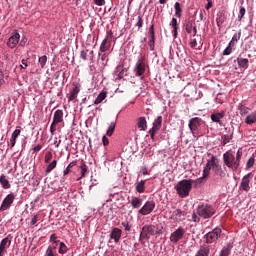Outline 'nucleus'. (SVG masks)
I'll list each match as a JSON object with an SVG mask.
<instances>
[{
	"label": "nucleus",
	"mask_w": 256,
	"mask_h": 256,
	"mask_svg": "<svg viewBox=\"0 0 256 256\" xmlns=\"http://www.w3.org/2000/svg\"><path fill=\"white\" fill-rule=\"evenodd\" d=\"M243 157V150L238 149L236 156L233 152L227 151L223 154L224 165L232 171H237L241 167V158Z\"/></svg>",
	"instance_id": "obj_1"
},
{
	"label": "nucleus",
	"mask_w": 256,
	"mask_h": 256,
	"mask_svg": "<svg viewBox=\"0 0 256 256\" xmlns=\"http://www.w3.org/2000/svg\"><path fill=\"white\" fill-rule=\"evenodd\" d=\"M163 233V226L160 224H147L142 227L139 241L149 240V235H161Z\"/></svg>",
	"instance_id": "obj_2"
},
{
	"label": "nucleus",
	"mask_w": 256,
	"mask_h": 256,
	"mask_svg": "<svg viewBox=\"0 0 256 256\" xmlns=\"http://www.w3.org/2000/svg\"><path fill=\"white\" fill-rule=\"evenodd\" d=\"M193 183H195V181L192 179H184L179 181L174 187L179 197L182 199L189 197V193H191V189H193Z\"/></svg>",
	"instance_id": "obj_3"
},
{
	"label": "nucleus",
	"mask_w": 256,
	"mask_h": 256,
	"mask_svg": "<svg viewBox=\"0 0 256 256\" xmlns=\"http://www.w3.org/2000/svg\"><path fill=\"white\" fill-rule=\"evenodd\" d=\"M217 210L211 204L203 203L197 207V215L202 219H211Z\"/></svg>",
	"instance_id": "obj_4"
},
{
	"label": "nucleus",
	"mask_w": 256,
	"mask_h": 256,
	"mask_svg": "<svg viewBox=\"0 0 256 256\" xmlns=\"http://www.w3.org/2000/svg\"><path fill=\"white\" fill-rule=\"evenodd\" d=\"M219 164V159L215 155H211L210 158L207 160V163L203 169L202 178L207 179V176L211 173L214 167Z\"/></svg>",
	"instance_id": "obj_5"
},
{
	"label": "nucleus",
	"mask_w": 256,
	"mask_h": 256,
	"mask_svg": "<svg viewBox=\"0 0 256 256\" xmlns=\"http://www.w3.org/2000/svg\"><path fill=\"white\" fill-rule=\"evenodd\" d=\"M222 230L221 228H215L213 231L208 232L204 237L206 239V244L204 245H211L213 243H217L219 237H221Z\"/></svg>",
	"instance_id": "obj_6"
},
{
	"label": "nucleus",
	"mask_w": 256,
	"mask_h": 256,
	"mask_svg": "<svg viewBox=\"0 0 256 256\" xmlns=\"http://www.w3.org/2000/svg\"><path fill=\"white\" fill-rule=\"evenodd\" d=\"M63 123V110H56L54 112L53 122L50 126V133L53 135L57 131V125Z\"/></svg>",
	"instance_id": "obj_7"
},
{
	"label": "nucleus",
	"mask_w": 256,
	"mask_h": 256,
	"mask_svg": "<svg viewBox=\"0 0 256 256\" xmlns=\"http://www.w3.org/2000/svg\"><path fill=\"white\" fill-rule=\"evenodd\" d=\"M185 237V228L179 227L177 228L174 232L171 233L170 235V241L171 243H174L177 245Z\"/></svg>",
	"instance_id": "obj_8"
},
{
	"label": "nucleus",
	"mask_w": 256,
	"mask_h": 256,
	"mask_svg": "<svg viewBox=\"0 0 256 256\" xmlns=\"http://www.w3.org/2000/svg\"><path fill=\"white\" fill-rule=\"evenodd\" d=\"M111 41H113V31H108L105 39L100 45V53H105L111 49Z\"/></svg>",
	"instance_id": "obj_9"
},
{
	"label": "nucleus",
	"mask_w": 256,
	"mask_h": 256,
	"mask_svg": "<svg viewBox=\"0 0 256 256\" xmlns=\"http://www.w3.org/2000/svg\"><path fill=\"white\" fill-rule=\"evenodd\" d=\"M251 179H253V173L250 172L243 176L242 181L240 183V190L245 191L246 193H249L251 190V186L249 183H251Z\"/></svg>",
	"instance_id": "obj_10"
},
{
	"label": "nucleus",
	"mask_w": 256,
	"mask_h": 256,
	"mask_svg": "<svg viewBox=\"0 0 256 256\" xmlns=\"http://www.w3.org/2000/svg\"><path fill=\"white\" fill-rule=\"evenodd\" d=\"M13 201H15V194L11 192L2 201V204L0 206V211H7V209H9L11 205H13Z\"/></svg>",
	"instance_id": "obj_11"
},
{
	"label": "nucleus",
	"mask_w": 256,
	"mask_h": 256,
	"mask_svg": "<svg viewBox=\"0 0 256 256\" xmlns=\"http://www.w3.org/2000/svg\"><path fill=\"white\" fill-rule=\"evenodd\" d=\"M163 123V116H158L157 119L154 120L152 128L149 130V135L151 139H155V133L161 129V125Z\"/></svg>",
	"instance_id": "obj_12"
},
{
	"label": "nucleus",
	"mask_w": 256,
	"mask_h": 256,
	"mask_svg": "<svg viewBox=\"0 0 256 256\" xmlns=\"http://www.w3.org/2000/svg\"><path fill=\"white\" fill-rule=\"evenodd\" d=\"M155 209V201H147L143 207L138 211L140 215H150Z\"/></svg>",
	"instance_id": "obj_13"
},
{
	"label": "nucleus",
	"mask_w": 256,
	"mask_h": 256,
	"mask_svg": "<svg viewBox=\"0 0 256 256\" xmlns=\"http://www.w3.org/2000/svg\"><path fill=\"white\" fill-rule=\"evenodd\" d=\"M20 39H21V35H19V32L14 31L7 41L8 47L10 49H15L17 47V45L19 44Z\"/></svg>",
	"instance_id": "obj_14"
},
{
	"label": "nucleus",
	"mask_w": 256,
	"mask_h": 256,
	"mask_svg": "<svg viewBox=\"0 0 256 256\" xmlns=\"http://www.w3.org/2000/svg\"><path fill=\"white\" fill-rule=\"evenodd\" d=\"M201 118L195 117L189 120L188 127L191 131V133H195L196 131H199V128L201 127Z\"/></svg>",
	"instance_id": "obj_15"
},
{
	"label": "nucleus",
	"mask_w": 256,
	"mask_h": 256,
	"mask_svg": "<svg viewBox=\"0 0 256 256\" xmlns=\"http://www.w3.org/2000/svg\"><path fill=\"white\" fill-rule=\"evenodd\" d=\"M135 73L136 77H143V75H145V58H141L137 61Z\"/></svg>",
	"instance_id": "obj_16"
},
{
	"label": "nucleus",
	"mask_w": 256,
	"mask_h": 256,
	"mask_svg": "<svg viewBox=\"0 0 256 256\" xmlns=\"http://www.w3.org/2000/svg\"><path fill=\"white\" fill-rule=\"evenodd\" d=\"M11 235H8L6 238L2 239L0 242V256H3L6 249H9L11 247Z\"/></svg>",
	"instance_id": "obj_17"
},
{
	"label": "nucleus",
	"mask_w": 256,
	"mask_h": 256,
	"mask_svg": "<svg viewBox=\"0 0 256 256\" xmlns=\"http://www.w3.org/2000/svg\"><path fill=\"white\" fill-rule=\"evenodd\" d=\"M211 249H213V246L203 244L202 246H200L195 256H209V253H211Z\"/></svg>",
	"instance_id": "obj_18"
},
{
	"label": "nucleus",
	"mask_w": 256,
	"mask_h": 256,
	"mask_svg": "<svg viewBox=\"0 0 256 256\" xmlns=\"http://www.w3.org/2000/svg\"><path fill=\"white\" fill-rule=\"evenodd\" d=\"M80 91H81V85L73 84V89L70 91V94L68 96V101H75Z\"/></svg>",
	"instance_id": "obj_19"
},
{
	"label": "nucleus",
	"mask_w": 256,
	"mask_h": 256,
	"mask_svg": "<svg viewBox=\"0 0 256 256\" xmlns=\"http://www.w3.org/2000/svg\"><path fill=\"white\" fill-rule=\"evenodd\" d=\"M121 235H123V231L119 228H113L110 233V239H113L115 243H119L121 241Z\"/></svg>",
	"instance_id": "obj_20"
},
{
	"label": "nucleus",
	"mask_w": 256,
	"mask_h": 256,
	"mask_svg": "<svg viewBox=\"0 0 256 256\" xmlns=\"http://www.w3.org/2000/svg\"><path fill=\"white\" fill-rule=\"evenodd\" d=\"M223 117H225V111L216 112L211 114V121H213V123H218L219 125H222L221 119H223Z\"/></svg>",
	"instance_id": "obj_21"
},
{
	"label": "nucleus",
	"mask_w": 256,
	"mask_h": 256,
	"mask_svg": "<svg viewBox=\"0 0 256 256\" xmlns=\"http://www.w3.org/2000/svg\"><path fill=\"white\" fill-rule=\"evenodd\" d=\"M137 128L140 129V131H147V118H145L144 116L139 117L137 119Z\"/></svg>",
	"instance_id": "obj_22"
},
{
	"label": "nucleus",
	"mask_w": 256,
	"mask_h": 256,
	"mask_svg": "<svg viewBox=\"0 0 256 256\" xmlns=\"http://www.w3.org/2000/svg\"><path fill=\"white\" fill-rule=\"evenodd\" d=\"M132 209H139L143 205V200L139 197H132L130 201Z\"/></svg>",
	"instance_id": "obj_23"
},
{
	"label": "nucleus",
	"mask_w": 256,
	"mask_h": 256,
	"mask_svg": "<svg viewBox=\"0 0 256 256\" xmlns=\"http://www.w3.org/2000/svg\"><path fill=\"white\" fill-rule=\"evenodd\" d=\"M0 185L2 186L3 189H11V183L9 182L5 174H2L0 176Z\"/></svg>",
	"instance_id": "obj_24"
},
{
	"label": "nucleus",
	"mask_w": 256,
	"mask_h": 256,
	"mask_svg": "<svg viewBox=\"0 0 256 256\" xmlns=\"http://www.w3.org/2000/svg\"><path fill=\"white\" fill-rule=\"evenodd\" d=\"M174 9H175V17H178V19H181V15H183V6L181 3L176 2L174 4Z\"/></svg>",
	"instance_id": "obj_25"
},
{
	"label": "nucleus",
	"mask_w": 256,
	"mask_h": 256,
	"mask_svg": "<svg viewBox=\"0 0 256 256\" xmlns=\"http://www.w3.org/2000/svg\"><path fill=\"white\" fill-rule=\"evenodd\" d=\"M231 249H233V245L227 244L226 246H224L222 248V250L220 251L219 256H229V255H231Z\"/></svg>",
	"instance_id": "obj_26"
},
{
	"label": "nucleus",
	"mask_w": 256,
	"mask_h": 256,
	"mask_svg": "<svg viewBox=\"0 0 256 256\" xmlns=\"http://www.w3.org/2000/svg\"><path fill=\"white\" fill-rule=\"evenodd\" d=\"M237 63L242 69H247L249 67V59L247 58H237Z\"/></svg>",
	"instance_id": "obj_27"
},
{
	"label": "nucleus",
	"mask_w": 256,
	"mask_h": 256,
	"mask_svg": "<svg viewBox=\"0 0 256 256\" xmlns=\"http://www.w3.org/2000/svg\"><path fill=\"white\" fill-rule=\"evenodd\" d=\"M171 27L173 28V37H177V31L179 29V24L177 23V18H172L171 22H170Z\"/></svg>",
	"instance_id": "obj_28"
},
{
	"label": "nucleus",
	"mask_w": 256,
	"mask_h": 256,
	"mask_svg": "<svg viewBox=\"0 0 256 256\" xmlns=\"http://www.w3.org/2000/svg\"><path fill=\"white\" fill-rule=\"evenodd\" d=\"M107 99V92H101L94 101V105H99V103H103Z\"/></svg>",
	"instance_id": "obj_29"
},
{
	"label": "nucleus",
	"mask_w": 256,
	"mask_h": 256,
	"mask_svg": "<svg viewBox=\"0 0 256 256\" xmlns=\"http://www.w3.org/2000/svg\"><path fill=\"white\" fill-rule=\"evenodd\" d=\"M145 183H146V180H141L136 183V191L138 193H145Z\"/></svg>",
	"instance_id": "obj_30"
},
{
	"label": "nucleus",
	"mask_w": 256,
	"mask_h": 256,
	"mask_svg": "<svg viewBox=\"0 0 256 256\" xmlns=\"http://www.w3.org/2000/svg\"><path fill=\"white\" fill-rule=\"evenodd\" d=\"M245 123L247 125H253V123H256V114L252 113V114L248 115L245 119Z\"/></svg>",
	"instance_id": "obj_31"
},
{
	"label": "nucleus",
	"mask_w": 256,
	"mask_h": 256,
	"mask_svg": "<svg viewBox=\"0 0 256 256\" xmlns=\"http://www.w3.org/2000/svg\"><path fill=\"white\" fill-rule=\"evenodd\" d=\"M253 165H255V156H252L248 159V161L246 162L245 171H249V169H251Z\"/></svg>",
	"instance_id": "obj_32"
},
{
	"label": "nucleus",
	"mask_w": 256,
	"mask_h": 256,
	"mask_svg": "<svg viewBox=\"0 0 256 256\" xmlns=\"http://www.w3.org/2000/svg\"><path fill=\"white\" fill-rule=\"evenodd\" d=\"M55 167H57V160H53L47 167L45 170L46 174L51 173V171H53V169H55Z\"/></svg>",
	"instance_id": "obj_33"
},
{
	"label": "nucleus",
	"mask_w": 256,
	"mask_h": 256,
	"mask_svg": "<svg viewBox=\"0 0 256 256\" xmlns=\"http://www.w3.org/2000/svg\"><path fill=\"white\" fill-rule=\"evenodd\" d=\"M231 139H233V134L223 135L222 136V147H225V145H227V143H231Z\"/></svg>",
	"instance_id": "obj_34"
},
{
	"label": "nucleus",
	"mask_w": 256,
	"mask_h": 256,
	"mask_svg": "<svg viewBox=\"0 0 256 256\" xmlns=\"http://www.w3.org/2000/svg\"><path fill=\"white\" fill-rule=\"evenodd\" d=\"M115 127H116L115 122H111L109 127H108V130L106 132V135L108 137H111L113 135V133H115Z\"/></svg>",
	"instance_id": "obj_35"
},
{
	"label": "nucleus",
	"mask_w": 256,
	"mask_h": 256,
	"mask_svg": "<svg viewBox=\"0 0 256 256\" xmlns=\"http://www.w3.org/2000/svg\"><path fill=\"white\" fill-rule=\"evenodd\" d=\"M75 165H77V162L72 161L67 167L66 169L63 171V175H69V173H71V169H73V167H75Z\"/></svg>",
	"instance_id": "obj_36"
},
{
	"label": "nucleus",
	"mask_w": 256,
	"mask_h": 256,
	"mask_svg": "<svg viewBox=\"0 0 256 256\" xmlns=\"http://www.w3.org/2000/svg\"><path fill=\"white\" fill-rule=\"evenodd\" d=\"M239 39H241V31H239L238 33L234 34L231 41L229 42L230 45H234L235 43H237V41H239Z\"/></svg>",
	"instance_id": "obj_37"
},
{
	"label": "nucleus",
	"mask_w": 256,
	"mask_h": 256,
	"mask_svg": "<svg viewBox=\"0 0 256 256\" xmlns=\"http://www.w3.org/2000/svg\"><path fill=\"white\" fill-rule=\"evenodd\" d=\"M183 215H185V212L182 211L181 209H176L173 211V217L181 219V217H183Z\"/></svg>",
	"instance_id": "obj_38"
},
{
	"label": "nucleus",
	"mask_w": 256,
	"mask_h": 256,
	"mask_svg": "<svg viewBox=\"0 0 256 256\" xmlns=\"http://www.w3.org/2000/svg\"><path fill=\"white\" fill-rule=\"evenodd\" d=\"M58 253H60V255H65V253H67V245H65L63 242H60Z\"/></svg>",
	"instance_id": "obj_39"
},
{
	"label": "nucleus",
	"mask_w": 256,
	"mask_h": 256,
	"mask_svg": "<svg viewBox=\"0 0 256 256\" xmlns=\"http://www.w3.org/2000/svg\"><path fill=\"white\" fill-rule=\"evenodd\" d=\"M193 22H188L185 24V30L186 32L191 35V33H193Z\"/></svg>",
	"instance_id": "obj_40"
},
{
	"label": "nucleus",
	"mask_w": 256,
	"mask_h": 256,
	"mask_svg": "<svg viewBox=\"0 0 256 256\" xmlns=\"http://www.w3.org/2000/svg\"><path fill=\"white\" fill-rule=\"evenodd\" d=\"M231 47H235V46L229 43L228 46L223 51V55H231V53H233V48Z\"/></svg>",
	"instance_id": "obj_41"
},
{
	"label": "nucleus",
	"mask_w": 256,
	"mask_h": 256,
	"mask_svg": "<svg viewBox=\"0 0 256 256\" xmlns=\"http://www.w3.org/2000/svg\"><path fill=\"white\" fill-rule=\"evenodd\" d=\"M80 169H81V177H85V173H87L88 171L87 164H85V162H82L80 165Z\"/></svg>",
	"instance_id": "obj_42"
},
{
	"label": "nucleus",
	"mask_w": 256,
	"mask_h": 256,
	"mask_svg": "<svg viewBox=\"0 0 256 256\" xmlns=\"http://www.w3.org/2000/svg\"><path fill=\"white\" fill-rule=\"evenodd\" d=\"M40 67L43 69L47 65V57L44 55L39 58Z\"/></svg>",
	"instance_id": "obj_43"
},
{
	"label": "nucleus",
	"mask_w": 256,
	"mask_h": 256,
	"mask_svg": "<svg viewBox=\"0 0 256 256\" xmlns=\"http://www.w3.org/2000/svg\"><path fill=\"white\" fill-rule=\"evenodd\" d=\"M245 13H247V10L245 9V7H240V11L238 14V19L239 21H241V19H243V17H245Z\"/></svg>",
	"instance_id": "obj_44"
},
{
	"label": "nucleus",
	"mask_w": 256,
	"mask_h": 256,
	"mask_svg": "<svg viewBox=\"0 0 256 256\" xmlns=\"http://www.w3.org/2000/svg\"><path fill=\"white\" fill-rule=\"evenodd\" d=\"M51 159H53V153L46 152L44 161L45 163H51Z\"/></svg>",
	"instance_id": "obj_45"
},
{
	"label": "nucleus",
	"mask_w": 256,
	"mask_h": 256,
	"mask_svg": "<svg viewBox=\"0 0 256 256\" xmlns=\"http://www.w3.org/2000/svg\"><path fill=\"white\" fill-rule=\"evenodd\" d=\"M150 51H155V37H150L149 43Z\"/></svg>",
	"instance_id": "obj_46"
},
{
	"label": "nucleus",
	"mask_w": 256,
	"mask_h": 256,
	"mask_svg": "<svg viewBox=\"0 0 256 256\" xmlns=\"http://www.w3.org/2000/svg\"><path fill=\"white\" fill-rule=\"evenodd\" d=\"M53 249H57V247H51L49 246L46 250V256H55V254H53Z\"/></svg>",
	"instance_id": "obj_47"
},
{
	"label": "nucleus",
	"mask_w": 256,
	"mask_h": 256,
	"mask_svg": "<svg viewBox=\"0 0 256 256\" xmlns=\"http://www.w3.org/2000/svg\"><path fill=\"white\" fill-rule=\"evenodd\" d=\"M122 227H124V231H131V226L129 225V221H124L121 223Z\"/></svg>",
	"instance_id": "obj_48"
},
{
	"label": "nucleus",
	"mask_w": 256,
	"mask_h": 256,
	"mask_svg": "<svg viewBox=\"0 0 256 256\" xmlns=\"http://www.w3.org/2000/svg\"><path fill=\"white\" fill-rule=\"evenodd\" d=\"M215 175H217L218 177H226L227 176V172H225V170L220 169Z\"/></svg>",
	"instance_id": "obj_49"
},
{
	"label": "nucleus",
	"mask_w": 256,
	"mask_h": 256,
	"mask_svg": "<svg viewBox=\"0 0 256 256\" xmlns=\"http://www.w3.org/2000/svg\"><path fill=\"white\" fill-rule=\"evenodd\" d=\"M248 109L249 108H247L245 106H241L240 107V115H247V113H249Z\"/></svg>",
	"instance_id": "obj_50"
},
{
	"label": "nucleus",
	"mask_w": 256,
	"mask_h": 256,
	"mask_svg": "<svg viewBox=\"0 0 256 256\" xmlns=\"http://www.w3.org/2000/svg\"><path fill=\"white\" fill-rule=\"evenodd\" d=\"M136 27H138L139 29H141V27H143V18L141 16H138V21L136 23Z\"/></svg>",
	"instance_id": "obj_51"
},
{
	"label": "nucleus",
	"mask_w": 256,
	"mask_h": 256,
	"mask_svg": "<svg viewBox=\"0 0 256 256\" xmlns=\"http://www.w3.org/2000/svg\"><path fill=\"white\" fill-rule=\"evenodd\" d=\"M150 37H155V25L152 24L149 28Z\"/></svg>",
	"instance_id": "obj_52"
},
{
	"label": "nucleus",
	"mask_w": 256,
	"mask_h": 256,
	"mask_svg": "<svg viewBox=\"0 0 256 256\" xmlns=\"http://www.w3.org/2000/svg\"><path fill=\"white\" fill-rule=\"evenodd\" d=\"M19 135H21V130L16 129L13 133H12V138L17 139L19 137Z\"/></svg>",
	"instance_id": "obj_53"
},
{
	"label": "nucleus",
	"mask_w": 256,
	"mask_h": 256,
	"mask_svg": "<svg viewBox=\"0 0 256 256\" xmlns=\"http://www.w3.org/2000/svg\"><path fill=\"white\" fill-rule=\"evenodd\" d=\"M37 221H39V216L34 215L31 219L30 225H35L37 223Z\"/></svg>",
	"instance_id": "obj_54"
},
{
	"label": "nucleus",
	"mask_w": 256,
	"mask_h": 256,
	"mask_svg": "<svg viewBox=\"0 0 256 256\" xmlns=\"http://www.w3.org/2000/svg\"><path fill=\"white\" fill-rule=\"evenodd\" d=\"M192 221L194 223H199V221H201V218H199V216H197V214L193 213L192 214Z\"/></svg>",
	"instance_id": "obj_55"
},
{
	"label": "nucleus",
	"mask_w": 256,
	"mask_h": 256,
	"mask_svg": "<svg viewBox=\"0 0 256 256\" xmlns=\"http://www.w3.org/2000/svg\"><path fill=\"white\" fill-rule=\"evenodd\" d=\"M50 242L51 243H59V241L57 240V235L56 234H52L50 236Z\"/></svg>",
	"instance_id": "obj_56"
},
{
	"label": "nucleus",
	"mask_w": 256,
	"mask_h": 256,
	"mask_svg": "<svg viewBox=\"0 0 256 256\" xmlns=\"http://www.w3.org/2000/svg\"><path fill=\"white\" fill-rule=\"evenodd\" d=\"M223 167L221 166V164H216V166H214L212 168V171L216 174L220 169H222Z\"/></svg>",
	"instance_id": "obj_57"
},
{
	"label": "nucleus",
	"mask_w": 256,
	"mask_h": 256,
	"mask_svg": "<svg viewBox=\"0 0 256 256\" xmlns=\"http://www.w3.org/2000/svg\"><path fill=\"white\" fill-rule=\"evenodd\" d=\"M102 143H103L104 147H107V145H109V138H107V136H103Z\"/></svg>",
	"instance_id": "obj_58"
},
{
	"label": "nucleus",
	"mask_w": 256,
	"mask_h": 256,
	"mask_svg": "<svg viewBox=\"0 0 256 256\" xmlns=\"http://www.w3.org/2000/svg\"><path fill=\"white\" fill-rule=\"evenodd\" d=\"M95 5H98V7H101L105 5V0H94Z\"/></svg>",
	"instance_id": "obj_59"
},
{
	"label": "nucleus",
	"mask_w": 256,
	"mask_h": 256,
	"mask_svg": "<svg viewBox=\"0 0 256 256\" xmlns=\"http://www.w3.org/2000/svg\"><path fill=\"white\" fill-rule=\"evenodd\" d=\"M208 3H207V5H206V7H205V9L207 10V11H209V9H211V7H213V1H211V0H206Z\"/></svg>",
	"instance_id": "obj_60"
},
{
	"label": "nucleus",
	"mask_w": 256,
	"mask_h": 256,
	"mask_svg": "<svg viewBox=\"0 0 256 256\" xmlns=\"http://www.w3.org/2000/svg\"><path fill=\"white\" fill-rule=\"evenodd\" d=\"M190 47L192 49H195L197 47V39H193L191 42H190Z\"/></svg>",
	"instance_id": "obj_61"
},
{
	"label": "nucleus",
	"mask_w": 256,
	"mask_h": 256,
	"mask_svg": "<svg viewBox=\"0 0 256 256\" xmlns=\"http://www.w3.org/2000/svg\"><path fill=\"white\" fill-rule=\"evenodd\" d=\"M27 67H29V65L27 64V60L26 59H22L21 69H27Z\"/></svg>",
	"instance_id": "obj_62"
},
{
	"label": "nucleus",
	"mask_w": 256,
	"mask_h": 256,
	"mask_svg": "<svg viewBox=\"0 0 256 256\" xmlns=\"http://www.w3.org/2000/svg\"><path fill=\"white\" fill-rule=\"evenodd\" d=\"M80 57L83 59V61H87V52L81 51Z\"/></svg>",
	"instance_id": "obj_63"
},
{
	"label": "nucleus",
	"mask_w": 256,
	"mask_h": 256,
	"mask_svg": "<svg viewBox=\"0 0 256 256\" xmlns=\"http://www.w3.org/2000/svg\"><path fill=\"white\" fill-rule=\"evenodd\" d=\"M43 149V146H41L40 144H38L37 146L34 147V153H39V151Z\"/></svg>",
	"instance_id": "obj_64"
}]
</instances>
